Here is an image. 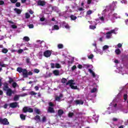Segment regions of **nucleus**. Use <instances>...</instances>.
<instances>
[{
    "instance_id": "10",
    "label": "nucleus",
    "mask_w": 128,
    "mask_h": 128,
    "mask_svg": "<svg viewBox=\"0 0 128 128\" xmlns=\"http://www.w3.org/2000/svg\"><path fill=\"white\" fill-rule=\"evenodd\" d=\"M46 4V2L42 0H39L38 2V6H44Z\"/></svg>"
},
{
    "instance_id": "40",
    "label": "nucleus",
    "mask_w": 128,
    "mask_h": 128,
    "mask_svg": "<svg viewBox=\"0 0 128 128\" xmlns=\"http://www.w3.org/2000/svg\"><path fill=\"white\" fill-rule=\"evenodd\" d=\"M30 94H31V96H35V94H36V93L34 91H32L30 92Z\"/></svg>"
},
{
    "instance_id": "30",
    "label": "nucleus",
    "mask_w": 128,
    "mask_h": 128,
    "mask_svg": "<svg viewBox=\"0 0 128 128\" xmlns=\"http://www.w3.org/2000/svg\"><path fill=\"white\" fill-rule=\"evenodd\" d=\"M115 52L116 54H120V49H117L115 50Z\"/></svg>"
},
{
    "instance_id": "11",
    "label": "nucleus",
    "mask_w": 128,
    "mask_h": 128,
    "mask_svg": "<svg viewBox=\"0 0 128 128\" xmlns=\"http://www.w3.org/2000/svg\"><path fill=\"white\" fill-rule=\"evenodd\" d=\"M62 98V94H61L60 95V96L56 97L55 100H57V102H60V100H60Z\"/></svg>"
},
{
    "instance_id": "44",
    "label": "nucleus",
    "mask_w": 128,
    "mask_h": 128,
    "mask_svg": "<svg viewBox=\"0 0 128 128\" xmlns=\"http://www.w3.org/2000/svg\"><path fill=\"white\" fill-rule=\"evenodd\" d=\"M90 30H94V28H96V26H90Z\"/></svg>"
},
{
    "instance_id": "62",
    "label": "nucleus",
    "mask_w": 128,
    "mask_h": 128,
    "mask_svg": "<svg viewBox=\"0 0 128 128\" xmlns=\"http://www.w3.org/2000/svg\"><path fill=\"white\" fill-rule=\"evenodd\" d=\"M34 89L36 90H38V86H36L34 87Z\"/></svg>"
},
{
    "instance_id": "3",
    "label": "nucleus",
    "mask_w": 128,
    "mask_h": 128,
    "mask_svg": "<svg viewBox=\"0 0 128 128\" xmlns=\"http://www.w3.org/2000/svg\"><path fill=\"white\" fill-rule=\"evenodd\" d=\"M23 112H32L34 110L30 107H24L23 108Z\"/></svg>"
},
{
    "instance_id": "1",
    "label": "nucleus",
    "mask_w": 128,
    "mask_h": 128,
    "mask_svg": "<svg viewBox=\"0 0 128 128\" xmlns=\"http://www.w3.org/2000/svg\"><path fill=\"white\" fill-rule=\"evenodd\" d=\"M66 84H69L72 90H78V86L76 83L74 82V80H68Z\"/></svg>"
},
{
    "instance_id": "48",
    "label": "nucleus",
    "mask_w": 128,
    "mask_h": 128,
    "mask_svg": "<svg viewBox=\"0 0 128 128\" xmlns=\"http://www.w3.org/2000/svg\"><path fill=\"white\" fill-rule=\"evenodd\" d=\"M120 2L122 4H126V0H120Z\"/></svg>"
},
{
    "instance_id": "14",
    "label": "nucleus",
    "mask_w": 128,
    "mask_h": 128,
    "mask_svg": "<svg viewBox=\"0 0 128 128\" xmlns=\"http://www.w3.org/2000/svg\"><path fill=\"white\" fill-rule=\"evenodd\" d=\"M4 90H10V88H8V84L5 83L4 84Z\"/></svg>"
},
{
    "instance_id": "52",
    "label": "nucleus",
    "mask_w": 128,
    "mask_h": 128,
    "mask_svg": "<svg viewBox=\"0 0 128 128\" xmlns=\"http://www.w3.org/2000/svg\"><path fill=\"white\" fill-rule=\"evenodd\" d=\"M78 68H82V64H79L78 66Z\"/></svg>"
},
{
    "instance_id": "59",
    "label": "nucleus",
    "mask_w": 128,
    "mask_h": 128,
    "mask_svg": "<svg viewBox=\"0 0 128 128\" xmlns=\"http://www.w3.org/2000/svg\"><path fill=\"white\" fill-rule=\"evenodd\" d=\"M76 66H74L72 68V70H76Z\"/></svg>"
},
{
    "instance_id": "23",
    "label": "nucleus",
    "mask_w": 128,
    "mask_h": 128,
    "mask_svg": "<svg viewBox=\"0 0 128 128\" xmlns=\"http://www.w3.org/2000/svg\"><path fill=\"white\" fill-rule=\"evenodd\" d=\"M14 10H15V12L18 14H20L22 12V10H20L18 9V8H14Z\"/></svg>"
},
{
    "instance_id": "25",
    "label": "nucleus",
    "mask_w": 128,
    "mask_h": 128,
    "mask_svg": "<svg viewBox=\"0 0 128 128\" xmlns=\"http://www.w3.org/2000/svg\"><path fill=\"white\" fill-rule=\"evenodd\" d=\"M55 68H62V66H60V64L56 63L55 64Z\"/></svg>"
},
{
    "instance_id": "36",
    "label": "nucleus",
    "mask_w": 128,
    "mask_h": 128,
    "mask_svg": "<svg viewBox=\"0 0 128 128\" xmlns=\"http://www.w3.org/2000/svg\"><path fill=\"white\" fill-rule=\"evenodd\" d=\"M88 58L90 60H92V58H94V54H91L89 56H88Z\"/></svg>"
},
{
    "instance_id": "12",
    "label": "nucleus",
    "mask_w": 128,
    "mask_h": 128,
    "mask_svg": "<svg viewBox=\"0 0 128 128\" xmlns=\"http://www.w3.org/2000/svg\"><path fill=\"white\" fill-rule=\"evenodd\" d=\"M116 4H118V2H114L112 3V5L110 6V10H114V6H116Z\"/></svg>"
},
{
    "instance_id": "39",
    "label": "nucleus",
    "mask_w": 128,
    "mask_h": 128,
    "mask_svg": "<svg viewBox=\"0 0 128 128\" xmlns=\"http://www.w3.org/2000/svg\"><path fill=\"white\" fill-rule=\"evenodd\" d=\"M24 52V50L20 49L18 50V54H22Z\"/></svg>"
},
{
    "instance_id": "43",
    "label": "nucleus",
    "mask_w": 128,
    "mask_h": 128,
    "mask_svg": "<svg viewBox=\"0 0 128 128\" xmlns=\"http://www.w3.org/2000/svg\"><path fill=\"white\" fill-rule=\"evenodd\" d=\"M46 116H43L42 119V122H46Z\"/></svg>"
},
{
    "instance_id": "57",
    "label": "nucleus",
    "mask_w": 128,
    "mask_h": 128,
    "mask_svg": "<svg viewBox=\"0 0 128 128\" xmlns=\"http://www.w3.org/2000/svg\"><path fill=\"white\" fill-rule=\"evenodd\" d=\"M29 28H34V25L32 24H30L28 26Z\"/></svg>"
},
{
    "instance_id": "26",
    "label": "nucleus",
    "mask_w": 128,
    "mask_h": 128,
    "mask_svg": "<svg viewBox=\"0 0 128 128\" xmlns=\"http://www.w3.org/2000/svg\"><path fill=\"white\" fill-rule=\"evenodd\" d=\"M20 118L23 120H26V116H24V114H21L20 115Z\"/></svg>"
},
{
    "instance_id": "41",
    "label": "nucleus",
    "mask_w": 128,
    "mask_h": 128,
    "mask_svg": "<svg viewBox=\"0 0 128 128\" xmlns=\"http://www.w3.org/2000/svg\"><path fill=\"white\" fill-rule=\"evenodd\" d=\"M13 88H16V86H18V84H16V82H14L12 84Z\"/></svg>"
},
{
    "instance_id": "19",
    "label": "nucleus",
    "mask_w": 128,
    "mask_h": 128,
    "mask_svg": "<svg viewBox=\"0 0 128 128\" xmlns=\"http://www.w3.org/2000/svg\"><path fill=\"white\" fill-rule=\"evenodd\" d=\"M34 120H36L37 122H40V116H36L34 118Z\"/></svg>"
},
{
    "instance_id": "27",
    "label": "nucleus",
    "mask_w": 128,
    "mask_h": 128,
    "mask_svg": "<svg viewBox=\"0 0 128 128\" xmlns=\"http://www.w3.org/2000/svg\"><path fill=\"white\" fill-rule=\"evenodd\" d=\"M34 112L38 114H40V110L38 108H35V110H34Z\"/></svg>"
},
{
    "instance_id": "46",
    "label": "nucleus",
    "mask_w": 128,
    "mask_h": 128,
    "mask_svg": "<svg viewBox=\"0 0 128 128\" xmlns=\"http://www.w3.org/2000/svg\"><path fill=\"white\" fill-rule=\"evenodd\" d=\"M34 72H36V74H38L40 72V70L38 69H35Z\"/></svg>"
},
{
    "instance_id": "49",
    "label": "nucleus",
    "mask_w": 128,
    "mask_h": 128,
    "mask_svg": "<svg viewBox=\"0 0 128 128\" xmlns=\"http://www.w3.org/2000/svg\"><path fill=\"white\" fill-rule=\"evenodd\" d=\"M10 2L12 4H16L18 2V0H10Z\"/></svg>"
},
{
    "instance_id": "31",
    "label": "nucleus",
    "mask_w": 128,
    "mask_h": 128,
    "mask_svg": "<svg viewBox=\"0 0 128 128\" xmlns=\"http://www.w3.org/2000/svg\"><path fill=\"white\" fill-rule=\"evenodd\" d=\"M8 52V50L6 48H4L2 50V52L4 54H6V52Z\"/></svg>"
},
{
    "instance_id": "61",
    "label": "nucleus",
    "mask_w": 128,
    "mask_h": 128,
    "mask_svg": "<svg viewBox=\"0 0 128 128\" xmlns=\"http://www.w3.org/2000/svg\"><path fill=\"white\" fill-rule=\"evenodd\" d=\"M92 2V0H88V4H90V3Z\"/></svg>"
},
{
    "instance_id": "60",
    "label": "nucleus",
    "mask_w": 128,
    "mask_h": 128,
    "mask_svg": "<svg viewBox=\"0 0 128 128\" xmlns=\"http://www.w3.org/2000/svg\"><path fill=\"white\" fill-rule=\"evenodd\" d=\"M49 106H54V104H52V102H49Z\"/></svg>"
},
{
    "instance_id": "58",
    "label": "nucleus",
    "mask_w": 128,
    "mask_h": 128,
    "mask_svg": "<svg viewBox=\"0 0 128 128\" xmlns=\"http://www.w3.org/2000/svg\"><path fill=\"white\" fill-rule=\"evenodd\" d=\"M92 14V10H89V11H88L87 12L88 14Z\"/></svg>"
},
{
    "instance_id": "51",
    "label": "nucleus",
    "mask_w": 128,
    "mask_h": 128,
    "mask_svg": "<svg viewBox=\"0 0 128 128\" xmlns=\"http://www.w3.org/2000/svg\"><path fill=\"white\" fill-rule=\"evenodd\" d=\"M126 98H128V95L126 94H124V100H126Z\"/></svg>"
},
{
    "instance_id": "28",
    "label": "nucleus",
    "mask_w": 128,
    "mask_h": 128,
    "mask_svg": "<svg viewBox=\"0 0 128 128\" xmlns=\"http://www.w3.org/2000/svg\"><path fill=\"white\" fill-rule=\"evenodd\" d=\"M114 102H116L115 100H114L113 102L110 104L111 106H114V108H116V104H114Z\"/></svg>"
},
{
    "instance_id": "16",
    "label": "nucleus",
    "mask_w": 128,
    "mask_h": 128,
    "mask_svg": "<svg viewBox=\"0 0 128 128\" xmlns=\"http://www.w3.org/2000/svg\"><path fill=\"white\" fill-rule=\"evenodd\" d=\"M63 28H67V30H68V28H70V26L64 22L63 24Z\"/></svg>"
},
{
    "instance_id": "34",
    "label": "nucleus",
    "mask_w": 128,
    "mask_h": 128,
    "mask_svg": "<svg viewBox=\"0 0 128 128\" xmlns=\"http://www.w3.org/2000/svg\"><path fill=\"white\" fill-rule=\"evenodd\" d=\"M50 66H51L52 68H56V64L54 63H51Z\"/></svg>"
},
{
    "instance_id": "29",
    "label": "nucleus",
    "mask_w": 128,
    "mask_h": 128,
    "mask_svg": "<svg viewBox=\"0 0 128 128\" xmlns=\"http://www.w3.org/2000/svg\"><path fill=\"white\" fill-rule=\"evenodd\" d=\"M64 114V111L62 110H60L58 111V116H62Z\"/></svg>"
},
{
    "instance_id": "45",
    "label": "nucleus",
    "mask_w": 128,
    "mask_h": 128,
    "mask_svg": "<svg viewBox=\"0 0 128 128\" xmlns=\"http://www.w3.org/2000/svg\"><path fill=\"white\" fill-rule=\"evenodd\" d=\"M16 6L18 8H19V6H20V3L19 2H18L16 3Z\"/></svg>"
},
{
    "instance_id": "53",
    "label": "nucleus",
    "mask_w": 128,
    "mask_h": 128,
    "mask_svg": "<svg viewBox=\"0 0 128 128\" xmlns=\"http://www.w3.org/2000/svg\"><path fill=\"white\" fill-rule=\"evenodd\" d=\"M28 76H32V72H28Z\"/></svg>"
},
{
    "instance_id": "56",
    "label": "nucleus",
    "mask_w": 128,
    "mask_h": 128,
    "mask_svg": "<svg viewBox=\"0 0 128 128\" xmlns=\"http://www.w3.org/2000/svg\"><path fill=\"white\" fill-rule=\"evenodd\" d=\"M26 62L27 64H30V58H27L26 60Z\"/></svg>"
},
{
    "instance_id": "9",
    "label": "nucleus",
    "mask_w": 128,
    "mask_h": 128,
    "mask_svg": "<svg viewBox=\"0 0 128 128\" xmlns=\"http://www.w3.org/2000/svg\"><path fill=\"white\" fill-rule=\"evenodd\" d=\"M10 108H16L18 106V102H12L10 104Z\"/></svg>"
},
{
    "instance_id": "42",
    "label": "nucleus",
    "mask_w": 128,
    "mask_h": 128,
    "mask_svg": "<svg viewBox=\"0 0 128 128\" xmlns=\"http://www.w3.org/2000/svg\"><path fill=\"white\" fill-rule=\"evenodd\" d=\"M100 20L102 22H104V16L100 17Z\"/></svg>"
},
{
    "instance_id": "18",
    "label": "nucleus",
    "mask_w": 128,
    "mask_h": 128,
    "mask_svg": "<svg viewBox=\"0 0 128 128\" xmlns=\"http://www.w3.org/2000/svg\"><path fill=\"white\" fill-rule=\"evenodd\" d=\"M48 112H54V108L52 107H49L48 109Z\"/></svg>"
},
{
    "instance_id": "24",
    "label": "nucleus",
    "mask_w": 128,
    "mask_h": 128,
    "mask_svg": "<svg viewBox=\"0 0 128 128\" xmlns=\"http://www.w3.org/2000/svg\"><path fill=\"white\" fill-rule=\"evenodd\" d=\"M23 40H24V42H29L30 38H28V36H24L23 38Z\"/></svg>"
},
{
    "instance_id": "2",
    "label": "nucleus",
    "mask_w": 128,
    "mask_h": 128,
    "mask_svg": "<svg viewBox=\"0 0 128 128\" xmlns=\"http://www.w3.org/2000/svg\"><path fill=\"white\" fill-rule=\"evenodd\" d=\"M118 30V28H115L106 33V38L108 40L112 38V34H116V32Z\"/></svg>"
},
{
    "instance_id": "55",
    "label": "nucleus",
    "mask_w": 128,
    "mask_h": 128,
    "mask_svg": "<svg viewBox=\"0 0 128 128\" xmlns=\"http://www.w3.org/2000/svg\"><path fill=\"white\" fill-rule=\"evenodd\" d=\"M12 28H16L18 27L16 25H12Z\"/></svg>"
},
{
    "instance_id": "4",
    "label": "nucleus",
    "mask_w": 128,
    "mask_h": 128,
    "mask_svg": "<svg viewBox=\"0 0 128 128\" xmlns=\"http://www.w3.org/2000/svg\"><path fill=\"white\" fill-rule=\"evenodd\" d=\"M109 48H110V46H108V45L104 46L102 48L103 51L99 52V54L101 55L102 54L104 53V52H106V50H108Z\"/></svg>"
},
{
    "instance_id": "64",
    "label": "nucleus",
    "mask_w": 128,
    "mask_h": 128,
    "mask_svg": "<svg viewBox=\"0 0 128 128\" xmlns=\"http://www.w3.org/2000/svg\"><path fill=\"white\" fill-rule=\"evenodd\" d=\"M29 12H30V14H34V11H32V10H30Z\"/></svg>"
},
{
    "instance_id": "33",
    "label": "nucleus",
    "mask_w": 128,
    "mask_h": 128,
    "mask_svg": "<svg viewBox=\"0 0 128 128\" xmlns=\"http://www.w3.org/2000/svg\"><path fill=\"white\" fill-rule=\"evenodd\" d=\"M71 19L72 20H76V16H72V15L70 16Z\"/></svg>"
},
{
    "instance_id": "20",
    "label": "nucleus",
    "mask_w": 128,
    "mask_h": 128,
    "mask_svg": "<svg viewBox=\"0 0 128 128\" xmlns=\"http://www.w3.org/2000/svg\"><path fill=\"white\" fill-rule=\"evenodd\" d=\"M20 95H16L14 97V100L16 101L18 100L20 98Z\"/></svg>"
},
{
    "instance_id": "15",
    "label": "nucleus",
    "mask_w": 128,
    "mask_h": 128,
    "mask_svg": "<svg viewBox=\"0 0 128 128\" xmlns=\"http://www.w3.org/2000/svg\"><path fill=\"white\" fill-rule=\"evenodd\" d=\"M53 74L54 76H58L60 74V72L58 70H54L53 71Z\"/></svg>"
},
{
    "instance_id": "38",
    "label": "nucleus",
    "mask_w": 128,
    "mask_h": 128,
    "mask_svg": "<svg viewBox=\"0 0 128 128\" xmlns=\"http://www.w3.org/2000/svg\"><path fill=\"white\" fill-rule=\"evenodd\" d=\"M96 92V88H94L91 90V92L92 93Z\"/></svg>"
},
{
    "instance_id": "47",
    "label": "nucleus",
    "mask_w": 128,
    "mask_h": 128,
    "mask_svg": "<svg viewBox=\"0 0 128 128\" xmlns=\"http://www.w3.org/2000/svg\"><path fill=\"white\" fill-rule=\"evenodd\" d=\"M72 116H74V113H72V112L69 113V114H68L69 118H72Z\"/></svg>"
},
{
    "instance_id": "5",
    "label": "nucleus",
    "mask_w": 128,
    "mask_h": 128,
    "mask_svg": "<svg viewBox=\"0 0 128 128\" xmlns=\"http://www.w3.org/2000/svg\"><path fill=\"white\" fill-rule=\"evenodd\" d=\"M0 122L2 124H9L10 122L8 121V119L4 118V119H0Z\"/></svg>"
},
{
    "instance_id": "37",
    "label": "nucleus",
    "mask_w": 128,
    "mask_h": 128,
    "mask_svg": "<svg viewBox=\"0 0 128 128\" xmlns=\"http://www.w3.org/2000/svg\"><path fill=\"white\" fill-rule=\"evenodd\" d=\"M58 48H64V45L62 44H58Z\"/></svg>"
},
{
    "instance_id": "13",
    "label": "nucleus",
    "mask_w": 128,
    "mask_h": 128,
    "mask_svg": "<svg viewBox=\"0 0 128 128\" xmlns=\"http://www.w3.org/2000/svg\"><path fill=\"white\" fill-rule=\"evenodd\" d=\"M75 102L76 104H84V102L82 100H76Z\"/></svg>"
},
{
    "instance_id": "35",
    "label": "nucleus",
    "mask_w": 128,
    "mask_h": 128,
    "mask_svg": "<svg viewBox=\"0 0 128 128\" xmlns=\"http://www.w3.org/2000/svg\"><path fill=\"white\" fill-rule=\"evenodd\" d=\"M30 16V14L26 13V18H29Z\"/></svg>"
},
{
    "instance_id": "22",
    "label": "nucleus",
    "mask_w": 128,
    "mask_h": 128,
    "mask_svg": "<svg viewBox=\"0 0 128 128\" xmlns=\"http://www.w3.org/2000/svg\"><path fill=\"white\" fill-rule=\"evenodd\" d=\"M88 72L92 74V76H94V78L96 76V74H94V71H92V70L91 69H89L88 70Z\"/></svg>"
},
{
    "instance_id": "21",
    "label": "nucleus",
    "mask_w": 128,
    "mask_h": 128,
    "mask_svg": "<svg viewBox=\"0 0 128 128\" xmlns=\"http://www.w3.org/2000/svg\"><path fill=\"white\" fill-rule=\"evenodd\" d=\"M52 30H60V27H58V25H54L52 28Z\"/></svg>"
},
{
    "instance_id": "63",
    "label": "nucleus",
    "mask_w": 128,
    "mask_h": 128,
    "mask_svg": "<svg viewBox=\"0 0 128 128\" xmlns=\"http://www.w3.org/2000/svg\"><path fill=\"white\" fill-rule=\"evenodd\" d=\"M122 45L121 44H118V48H122Z\"/></svg>"
},
{
    "instance_id": "50",
    "label": "nucleus",
    "mask_w": 128,
    "mask_h": 128,
    "mask_svg": "<svg viewBox=\"0 0 128 128\" xmlns=\"http://www.w3.org/2000/svg\"><path fill=\"white\" fill-rule=\"evenodd\" d=\"M2 4H4V2L3 0H0V6H2Z\"/></svg>"
},
{
    "instance_id": "7",
    "label": "nucleus",
    "mask_w": 128,
    "mask_h": 128,
    "mask_svg": "<svg viewBox=\"0 0 128 128\" xmlns=\"http://www.w3.org/2000/svg\"><path fill=\"white\" fill-rule=\"evenodd\" d=\"M6 94L8 96H11L12 94H14V91H12V89L10 88L8 89V90H6Z\"/></svg>"
},
{
    "instance_id": "32",
    "label": "nucleus",
    "mask_w": 128,
    "mask_h": 128,
    "mask_svg": "<svg viewBox=\"0 0 128 128\" xmlns=\"http://www.w3.org/2000/svg\"><path fill=\"white\" fill-rule=\"evenodd\" d=\"M66 82H68V80H66V79L63 78L62 80V84H66Z\"/></svg>"
},
{
    "instance_id": "54",
    "label": "nucleus",
    "mask_w": 128,
    "mask_h": 128,
    "mask_svg": "<svg viewBox=\"0 0 128 128\" xmlns=\"http://www.w3.org/2000/svg\"><path fill=\"white\" fill-rule=\"evenodd\" d=\"M40 22H44V17L40 18Z\"/></svg>"
},
{
    "instance_id": "17",
    "label": "nucleus",
    "mask_w": 128,
    "mask_h": 128,
    "mask_svg": "<svg viewBox=\"0 0 128 128\" xmlns=\"http://www.w3.org/2000/svg\"><path fill=\"white\" fill-rule=\"evenodd\" d=\"M17 72H22L24 71V69H22V68H17V70H16Z\"/></svg>"
},
{
    "instance_id": "6",
    "label": "nucleus",
    "mask_w": 128,
    "mask_h": 128,
    "mask_svg": "<svg viewBox=\"0 0 128 128\" xmlns=\"http://www.w3.org/2000/svg\"><path fill=\"white\" fill-rule=\"evenodd\" d=\"M44 54L46 58H50V54H52V52L50 50H47L44 52Z\"/></svg>"
},
{
    "instance_id": "8",
    "label": "nucleus",
    "mask_w": 128,
    "mask_h": 128,
    "mask_svg": "<svg viewBox=\"0 0 128 128\" xmlns=\"http://www.w3.org/2000/svg\"><path fill=\"white\" fill-rule=\"evenodd\" d=\"M22 72L23 78H28V70H26V69H24Z\"/></svg>"
}]
</instances>
